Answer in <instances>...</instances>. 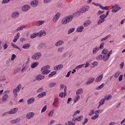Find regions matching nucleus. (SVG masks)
I'll return each instance as SVG.
<instances>
[{"instance_id": "f257e3e1", "label": "nucleus", "mask_w": 125, "mask_h": 125, "mask_svg": "<svg viewBox=\"0 0 125 125\" xmlns=\"http://www.w3.org/2000/svg\"><path fill=\"white\" fill-rule=\"evenodd\" d=\"M73 18H74V16L73 15H69L66 16L62 18V19L61 21V23L62 24V25H66V24H68V23L72 22Z\"/></svg>"}, {"instance_id": "f03ea898", "label": "nucleus", "mask_w": 125, "mask_h": 125, "mask_svg": "<svg viewBox=\"0 0 125 125\" xmlns=\"http://www.w3.org/2000/svg\"><path fill=\"white\" fill-rule=\"evenodd\" d=\"M50 68V66L49 65H47L45 66H43L41 68V72L42 75H48L50 73V70H48Z\"/></svg>"}, {"instance_id": "7ed1b4c3", "label": "nucleus", "mask_w": 125, "mask_h": 125, "mask_svg": "<svg viewBox=\"0 0 125 125\" xmlns=\"http://www.w3.org/2000/svg\"><path fill=\"white\" fill-rule=\"evenodd\" d=\"M42 53L38 52L34 53L31 57V58L32 60L36 61L37 60H39V59L42 57Z\"/></svg>"}, {"instance_id": "20e7f679", "label": "nucleus", "mask_w": 125, "mask_h": 125, "mask_svg": "<svg viewBox=\"0 0 125 125\" xmlns=\"http://www.w3.org/2000/svg\"><path fill=\"white\" fill-rule=\"evenodd\" d=\"M21 90V84H19L16 88L13 89V94L14 95V97H17L18 94V92H19Z\"/></svg>"}, {"instance_id": "39448f33", "label": "nucleus", "mask_w": 125, "mask_h": 125, "mask_svg": "<svg viewBox=\"0 0 125 125\" xmlns=\"http://www.w3.org/2000/svg\"><path fill=\"white\" fill-rule=\"evenodd\" d=\"M119 6H120V5L119 4L114 5L111 8V9H112V12H113V13H116V12H118L119 10H121V7H119Z\"/></svg>"}, {"instance_id": "423d86ee", "label": "nucleus", "mask_w": 125, "mask_h": 125, "mask_svg": "<svg viewBox=\"0 0 125 125\" xmlns=\"http://www.w3.org/2000/svg\"><path fill=\"white\" fill-rule=\"evenodd\" d=\"M18 112V108L16 107L11 109L8 112H6L3 114V116H5L6 114H9V115H14V114H16Z\"/></svg>"}, {"instance_id": "0eeeda50", "label": "nucleus", "mask_w": 125, "mask_h": 125, "mask_svg": "<svg viewBox=\"0 0 125 125\" xmlns=\"http://www.w3.org/2000/svg\"><path fill=\"white\" fill-rule=\"evenodd\" d=\"M19 15H20L19 11H15L12 13L11 17L12 19H16V18H18V17H19Z\"/></svg>"}, {"instance_id": "6e6552de", "label": "nucleus", "mask_w": 125, "mask_h": 125, "mask_svg": "<svg viewBox=\"0 0 125 125\" xmlns=\"http://www.w3.org/2000/svg\"><path fill=\"white\" fill-rule=\"evenodd\" d=\"M30 9L31 6L28 4L24 5L21 8V10L23 12H27V11H29Z\"/></svg>"}, {"instance_id": "1a4fd4ad", "label": "nucleus", "mask_w": 125, "mask_h": 125, "mask_svg": "<svg viewBox=\"0 0 125 125\" xmlns=\"http://www.w3.org/2000/svg\"><path fill=\"white\" fill-rule=\"evenodd\" d=\"M61 15V13H57L56 15L53 18L52 21L53 22H56L59 18H60V16Z\"/></svg>"}, {"instance_id": "9d476101", "label": "nucleus", "mask_w": 125, "mask_h": 125, "mask_svg": "<svg viewBox=\"0 0 125 125\" xmlns=\"http://www.w3.org/2000/svg\"><path fill=\"white\" fill-rule=\"evenodd\" d=\"M30 4L32 7H37L39 5V0H33L31 2Z\"/></svg>"}, {"instance_id": "9b49d317", "label": "nucleus", "mask_w": 125, "mask_h": 125, "mask_svg": "<svg viewBox=\"0 0 125 125\" xmlns=\"http://www.w3.org/2000/svg\"><path fill=\"white\" fill-rule=\"evenodd\" d=\"M95 80V79L93 77L89 78L86 83V85H88L89 84H91V83H92Z\"/></svg>"}, {"instance_id": "f8f14e48", "label": "nucleus", "mask_w": 125, "mask_h": 125, "mask_svg": "<svg viewBox=\"0 0 125 125\" xmlns=\"http://www.w3.org/2000/svg\"><path fill=\"white\" fill-rule=\"evenodd\" d=\"M88 9H89V6H83L80 9V12H81V13H84L85 12H86Z\"/></svg>"}, {"instance_id": "ddd939ff", "label": "nucleus", "mask_w": 125, "mask_h": 125, "mask_svg": "<svg viewBox=\"0 0 125 125\" xmlns=\"http://www.w3.org/2000/svg\"><path fill=\"white\" fill-rule=\"evenodd\" d=\"M63 65L62 64H60L59 65L55 66V67H54V70H55V71H59V70H61V69L63 68Z\"/></svg>"}, {"instance_id": "4468645a", "label": "nucleus", "mask_w": 125, "mask_h": 125, "mask_svg": "<svg viewBox=\"0 0 125 125\" xmlns=\"http://www.w3.org/2000/svg\"><path fill=\"white\" fill-rule=\"evenodd\" d=\"M35 116V113L34 112H29L26 115V118H27L28 120H30L32 119V118H34V116Z\"/></svg>"}, {"instance_id": "2eb2a0df", "label": "nucleus", "mask_w": 125, "mask_h": 125, "mask_svg": "<svg viewBox=\"0 0 125 125\" xmlns=\"http://www.w3.org/2000/svg\"><path fill=\"white\" fill-rule=\"evenodd\" d=\"M44 48H45V44L44 43L39 44L37 47L38 50H42V49H44Z\"/></svg>"}, {"instance_id": "dca6fc26", "label": "nucleus", "mask_w": 125, "mask_h": 125, "mask_svg": "<svg viewBox=\"0 0 125 125\" xmlns=\"http://www.w3.org/2000/svg\"><path fill=\"white\" fill-rule=\"evenodd\" d=\"M99 50V48L97 46H95V47L93 48L92 49V54L95 55V54H97L98 53V51Z\"/></svg>"}, {"instance_id": "f3484780", "label": "nucleus", "mask_w": 125, "mask_h": 125, "mask_svg": "<svg viewBox=\"0 0 125 125\" xmlns=\"http://www.w3.org/2000/svg\"><path fill=\"white\" fill-rule=\"evenodd\" d=\"M64 44V41L62 40L58 41L55 44V46H61V45H63Z\"/></svg>"}, {"instance_id": "a211bd4d", "label": "nucleus", "mask_w": 125, "mask_h": 125, "mask_svg": "<svg viewBox=\"0 0 125 125\" xmlns=\"http://www.w3.org/2000/svg\"><path fill=\"white\" fill-rule=\"evenodd\" d=\"M102 79H103V74H101L96 78L95 79L96 83H100Z\"/></svg>"}, {"instance_id": "6ab92c4d", "label": "nucleus", "mask_w": 125, "mask_h": 125, "mask_svg": "<svg viewBox=\"0 0 125 125\" xmlns=\"http://www.w3.org/2000/svg\"><path fill=\"white\" fill-rule=\"evenodd\" d=\"M35 98L32 97L29 99L27 100V104L28 105H30L31 104H33L34 102H35Z\"/></svg>"}, {"instance_id": "aec40b11", "label": "nucleus", "mask_w": 125, "mask_h": 125, "mask_svg": "<svg viewBox=\"0 0 125 125\" xmlns=\"http://www.w3.org/2000/svg\"><path fill=\"white\" fill-rule=\"evenodd\" d=\"M44 78L45 77L44 75L40 74L36 76V80H37V81H42V80H43Z\"/></svg>"}, {"instance_id": "412c9836", "label": "nucleus", "mask_w": 125, "mask_h": 125, "mask_svg": "<svg viewBox=\"0 0 125 125\" xmlns=\"http://www.w3.org/2000/svg\"><path fill=\"white\" fill-rule=\"evenodd\" d=\"M109 58H110V57L108 55V54L103 55V60L104 62L108 61V60H109Z\"/></svg>"}, {"instance_id": "4be33fe9", "label": "nucleus", "mask_w": 125, "mask_h": 125, "mask_svg": "<svg viewBox=\"0 0 125 125\" xmlns=\"http://www.w3.org/2000/svg\"><path fill=\"white\" fill-rule=\"evenodd\" d=\"M20 38V33L18 32L17 33V35L14 37V39L13 40L14 42H17V40Z\"/></svg>"}, {"instance_id": "5701e85b", "label": "nucleus", "mask_w": 125, "mask_h": 125, "mask_svg": "<svg viewBox=\"0 0 125 125\" xmlns=\"http://www.w3.org/2000/svg\"><path fill=\"white\" fill-rule=\"evenodd\" d=\"M24 28H26V25H21L18 27L15 30V32H19V31H22L23 29H24Z\"/></svg>"}, {"instance_id": "b1692460", "label": "nucleus", "mask_w": 125, "mask_h": 125, "mask_svg": "<svg viewBox=\"0 0 125 125\" xmlns=\"http://www.w3.org/2000/svg\"><path fill=\"white\" fill-rule=\"evenodd\" d=\"M83 29H84V28L83 27V26H79L77 29V32L78 33H82V32L83 31Z\"/></svg>"}, {"instance_id": "393cba45", "label": "nucleus", "mask_w": 125, "mask_h": 125, "mask_svg": "<svg viewBox=\"0 0 125 125\" xmlns=\"http://www.w3.org/2000/svg\"><path fill=\"white\" fill-rule=\"evenodd\" d=\"M8 99V96L7 94L4 95L2 97V102H6Z\"/></svg>"}, {"instance_id": "a878e982", "label": "nucleus", "mask_w": 125, "mask_h": 125, "mask_svg": "<svg viewBox=\"0 0 125 125\" xmlns=\"http://www.w3.org/2000/svg\"><path fill=\"white\" fill-rule=\"evenodd\" d=\"M83 88H80L76 91V93L77 95H80L82 94V93H83Z\"/></svg>"}, {"instance_id": "bb28decb", "label": "nucleus", "mask_w": 125, "mask_h": 125, "mask_svg": "<svg viewBox=\"0 0 125 125\" xmlns=\"http://www.w3.org/2000/svg\"><path fill=\"white\" fill-rule=\"evenodd\" d=\"M44 23V21H38L36 23V26H42Z\"/></svg>"}, {"instance_id": "cd10ccee", "label": "nucleus", "mask_w": 125, "mask_h": 125, "mask_svg": "<svg viewBox=\"0 0 125 125\" xmlns=\"http://www.w3.org/2000/svg\"><path fill=\"white\" fill-rule=\"evenodd\" d=\"M90 24H91V21L88 20L84 22V27H87V26H88V25H90Z\"/></svg>"}, {"instance_id": "c85d7f7f", "label": "nucleus", "mask_w": 125, "mask_h": 125, "mask_svg": "<svg viewBox=\"0 0 125 125\" xmlns=\"http://www.w3.org/2000/svg\"><path fill=\"white\" fill-rule=\"evenodd\" d=\"M45 95H46V93H45V92H42L38 94L37 97L38 98H42V97H43L44 96H45Z\"/></svg>"}, {"instance_id": "c756f323", "label": "nucleus", "mask_w": 125, "mask_h": 125, "mask_svg": "<svg viewBox=\"0 0 125 125\" xmlns=\"http://www.w3.org/2000/svg\"><path fill=\"white\" fill-rule=\"evenodd\" d=\"M38 65H39L38 62H34L31 64V68L32 69H35V68H36V67H37Z\"/></svg>"}, {"instance_id": "7c9ffc66", "label": "nucleus", "mask_w": 125, "mask_h": 125, "mask_svg": "<svg viewBox=\"0 0 125 125\" xmlns=\"http://www.w3.org/2000/svg\"><path fill=\"white\" fill-rule=\"evenodd\" d=\"M110 98H112V96L111 95V94H108L105 96L104 99V101L106 100V101H108L110 99Z\"/></svg>"}, {"instance_id": "2f4dec72", "label": "nucleus", "mask_w": 125, "mask_h": 125, "mask_svg": "<svg viewBox=\"0 0 125 125\" xmlns=\"http://www.w3.org/2000/svg\"><path fill=\"white\" fill-rule=\"evenodd\" d=\"M31 45H30V44L26 43L23 45L22 48H23V49H28V48H29V47Z\"/></svg>"}, {"instance_id": "473e14b6", "label": "nucleus", "mask_w": 125, "mask_h": 125, "mask_svg": "<svg viewBox=\"0 0 125 125\" xmlns=\"http://www.w3.org/2000/svg\"><path fill=\"white\" fill-rule=\"evenodd\" d=\"M110 37H111V35L108 34L107 36H106L105 37L102 38L101 40V42H104V41H106L108 40V39L110 38Z\"/></svg>"}, {"instance_id": "72a5a7b5", "label": "nucleus", "mask_w": 125, "mask_h": 125, "mask_svg": "<svg viewBox=\"0 0 125 125\" xmlns=\"http://www.w3.org/2000/svg\"><path fill=\"white\" fill-rule=\"evenodd\" d=\"M57 72L56 71H53L52 72H51L49 75L48 77V78H51V77H53V76H54L55 75H56Z\"/></svg>"}, {"instance_id": "f704fd0d", "label": "nucleus", "mask_w": 125, "mask_h": 125, "mask_svg": "<svg viewBox=\"0 0 125 125\" xmlns=\"http://www.w3.org/2000/svg\"><path fill=\"white\" fill-rule=\"evenodd\" d=\"M102 54L103 55H106L108 54V50L107 49H104L102 51Z\"/></svg>"}, {"instance_id": "c9c22d12", "label": "nucleus", "mask_w": 125, "mask_h": 125, "mask_svg": "<svg viewBox=\"0 0 125 125\" xmlns=\"http://www.w3.org/2000/svg\"><path fill=\"white\" fill-rule=\"evenodd\" d=\"M56 84H57L56 83L52 82L49 84L48 86L49 87H54V86H55Z\"/></svg>"}, {"instance_id": "e433bc0d", "label": "nucleus", "mask_w": 125, "mask_h": 125, "mask_svg": "<svg viewBox=\"0 0 125 125\" xmlns=\"http://www.w3.org/2000/svg\"><path fill=\"white\" fill-rule=\"evenodd\" d=\"M104 83H102L100 85L97 87L96 89H97V90H99L101 89V88H103V87H104Z\"/></svg>"}, {"instance_id": "4c0bfd02", "label": "nucleus", "mask_w": 125, "mask_h": 125, "mask_svg": "<svg viewBox=\"0 0 125 125\" xmlns=\"http://www.w3.org/2000/svg\"><path fill=\"white\" fill-rule=\"evenodd\" d=\"M28 68H29V66H28L27 65L23 67L21 70V73H24V72H25V71H26V70H27Z\"/></svg>"}, {"instance_id": "58836bf2", "label": "nucleus", "mask_w": 125, "mask_h": 125, "mask_svg": "<svg viewBox=\"0 0 125 125\" xmlns=\"http://www.w3.org/2000/svg\"><path fill=\"white\" fill-rule=\"evenodd\" d=\"M75 28H71L69 29L67 32L68 34L70 35V34H72V33L75 31Z\"/></svg>"}, {"instance_id": "ea45409f", "label": "nucleus", "mask_w": 125, "mask_h": 125, "mask_svg": "<svg viewBox=\"0 0 125 125\" xmlns=\"http://www.w3.org/2000/svg\"><path fill=\"white\" fill-rule=\"evenodd\" d=\"M99 18L100 19L105 20V19L107 18V15H105L104 14H102L99 17Z\"/></svg>"}, {"instance_id": "a19ab883", "label": "nucleus", "mask_w": 125, "mask_h": 125, "mask_svg": "<svg viewBox=\"0 0 125 125\" xmlns=\"http://www.w3.org/2000/svg\"><path fill=\"white\" fill-rule=\"evenodd\" d=\"M63 50H64V47H60L57 49V52H58L59 53H60L62 52V51H63Z\"/></svg>"}, {"instance_id": "79ce46f5", "label": "nucleus", "mask_w": 125, "mask_h": 125, "mask_svg": "<svg viewBox=\"0 0 125 125\" xmlns=\"http://www.w3.org/2000/svg\"><path fill=\"white\" fill-rule=\"evenodd\" d=\"M104 103H105V99H102L99 102L100 105L102 106L104 105Z\"/></svg>"}, {"instance_id": "37998d69", "label": "nucleus", "mask_w": 125, "mask_h": 125, "mask_svg": "<svg viewBox=\"0 0 125 125\" xmlns=\"http://www.w3.org/2000/svg\"><path fill=\"white\" fill-rule=\"evenodd\" d=\"M80 99V96H79L78 95H77V96H76L75 99H74V103H77V102H78V101H79Z\"/></svg>"}, {"instance_id": "c03bdc74", "label": "nucleus", "mask_w": 125, "mask_h": 125, "mask_svg": "<svg viewBox=\"0 0 125 125\" xmlns=\"http://www.w3.org/2000/svg\"><path fill=\"white\" fill-rule=\"evenodd\" d=\"M104 22H105V20H103L102 19H100L98 21L97 24H98V25H100V24L103 23Z\"/></svg>"}, {"instance_id": "a18cd8bd", "label": "nucleus", "mask_w": 125, "mask_h": 125, "mask_svg": "<svg viewBox=\"0 0 125 125\" xmlns=\"http://www.w3.org/2000/svg\"><path fill=\"white\" fill-rule=\"evenodd\" d=\"M120 75H121V72L119 71H117L114 74V78H115V79H117V78H118V77H119Z\"/></svg>"}, {"instance_id": "49530a36", "label": "nucleus", "mask_w": 125, "mask_h": 125, "mask_svg": "<svg viewBox=\"0 0 125 125\" xmlns=\"http://www.w3.org/2000/svg\"><path fill=\"white\" fill-rule=\"evenodd\" d=\"M103 60V56L102 55H99L98 57L96 58L97 60H99V61H100V60Z\"/></svg>"}, {"instance_id": "de8ad7c7", "label": "nucleus", "mask_w": 125, "mask_h": 125, "mask_svg": "<svg viewBox=\"0 0 125 125\" xmlns=\"http://www.w3.org/2000/svg\"><path fill=\"white\" fill-rule=\"evenodd\" d=\"M8 2H10V0H2L1 3L2 4H5V3H8Z\"/></svg>"}, {"instance_id": "09e8293b", "label": "nucleus", "mask_w": 125, "mask_h": 125, "mask_svg": "<svg viewBox=\"0 0 125 125\" xmlns=\"http://www.w3.org/2000/svg\"><path fill=\"white\" fill-rule=\"evenodd\" d=\"M84 65H85V64H83L78 65L76 67L75 69H76V70H78V69H82V68H83V67Z\"/></svg>"}, {"instance_id": "8fccbe9b", "label": "nucleus", "mask_w": 125, "mask_h": 125, "mask_svg": "<svg viewBox=\"0 0 125 125\" xmlns=\"http://www.w3.org/2000/svg\"><path fill=\"white\" fill-rule=\"evenodd\" d=\"M47 108V105H44L41 110V113H43L44 112H45V111H46Z\"/></svg>"}, {"instance_id": "3c124183", "label": "nucleus", "mask_w": 125, "mask_h": 125, "mask_svg": "<svg viewBox=\"0 0 125 125\" xmlns=\"http://www.w3.org/2000/svg\"><path fill=\"white\" fill-rule=\"evenodd\" d=\"M5 80H6L5 76L3 75L0 76V82H3L5 81Z\"/></svg>"}, {"instance_id": "603ef678", "label": "nucleus", "mask_w": 125, "mask_h": 125, "mask_svg": "<svg viewBox=\"0 0 125 125\" xmlns=\"http://www.w3.org/2000/svg\"><path fill=\"white\" fill-rule=\"evenodd\" d=\"M39 35L40 36H45L46 33L44 31H41L39 32Z\"/></svg>"}, {"instance_id": "864d4df0", "label": "nucleus", "mask_w": 125, "mask_h": 125, "mask_svg": "<svg viewBox=\"0 0 125 125\" xmlns=\"http://www.w3.org/2000/svg\"><path fill=\"white\" fill-rule=\"evenodd\" d=\"M98 48L99 50H100V49H103L104 48V43H101L100 45V46L98 47Z\"/></svg>"}, {"instance_id": "5fc2aeb1", "label": "nucleus", "mask_w": 125, "mask_h": 125, "mask_svg": "<svg viewBox=\"0 0 125 125\" xmlns=\"http://www.w3.org/2000/svg\"><path fill=\"white\" fill-rule=\"evenodd\" d=\"M83 119V116L81 115L77 117V121H78V122H81Z\"/></svg>"}, {"instance_id": "6e6d98bb", "label": "nucleus", "mask_w": 125, "mask_h": 125, "mask_svg": "<svg viewBox=\"0 0 125 125\" xmlns=\"http://www.w3.org/2000/svg\"><path fill=\"white\" fill-rule=\"evenodd\" d=\"M98 117H99V115L98 114H95V115H94L93 116H92L91 119V120H96V119H97V118H98Z\"/></svg>"}, {"instance_id": "4d7b16f0", "label": "nucleus", "mask_w": 125, "mask_h": 125, "mask_svg": "<svg viewBox=\"0 0 125 125\" xmlns=\"http://www.w3.org/2000/svg\"><path fill=\"white\" fill-rule=\"evenodd\" d=\"M54 114V110H52L48 114L49 117H52Z\"/></svg>"}, {"instance_id": "13d9d810", "label": "nucleus", "mask_w": 125, "mask_h": 125, "mask_svg": "<svg viewBox=\"0 0 125 125\" xmlns=\"http://www.w3.org/2000/svg\"><path fill=\"white\" fill-rule=\"evenodd\" d=\"M37 33H33L30 36V39H35V38L37 37Z\"/></svg>"}, {"instance_id": "bf43d9fd", "label": "nucleus", "mask_w": 125, "mask_h": 125, "mask_svg": "<svg viewBox=\"0 0 125 125\" xmlns=\"http://www.w3.org/2000/svg\"><path fill=\"white\" fill-rule=\"evenodd\" d=\"M57 7H58V8L62 7V3L58 2L57 3Z\"/></svg>"}, {"instance_id": "052dcab7", "label": "nucleus", "mask_w": 125, "mask_h": 125, "mask_svg": "<svg viewBox=\"0 0 125 125\" xmlns=\"http://www.w3.org/2000/svg\"><path fill=\"white\" fill-rule=\"evenodd\" d=\"M103 110L99 109L95 111V115H98L97 114H101Z\"/></svg>"}, {"instance_id": "680f3d73", "label": "nucleus", "mask_w": 125, "mask_h": 125, "mask_svg": "<svg viewBox=\"0 0 125 125\" xmlns=\"http://www.w3.org/2000/svg\"><path fill=\"white\" fill-rule=\"evenodd\" d=\"M92 4H94V5H95L96 6H99V7H100L101 8V7H102V6L101 5V4H100V3L93 2Z\"/></svg>"}, {"instance_id": "e2e57ef3", "label": "nucleus", "mask_w": 125, "mask_h": 125, "mask_svg": "<svg viewBox=\"0 0 125 125\" xmlns=\"http://www.w3.org/2000/svg\"><path fill=\"white\" fill-rule=\"evenodd\" d=\"M73 16H80V12L77 11L76 12H75L73 13Z\"/></svg>"}, {"instance_id": "0e129e2a", "label": "nucleus", "mask_w": 125, "mask_h": 125, "mask_svg": "<svg viewBox=\"0 0 125 125\" xmlns=\"http://www.w3.org/2000/svg\"><path fill=\"white\" fill-rule=\"evenodd\" d=\"M88 115L89 116H93L94 115V110H91Z\"/></svg>"}, {"instance_id": "69168bd1", "label": "nucleus", "mask_w": 125, "mask_h": 125, "mask_svg": "<svg viewBox=\"0 0 125 125\" xmlns=\"http://www.w3.org/2000/svg\"><path fill=\"white\" fill-rule=\"evenodd\" d=\"M49 2H51V0H43L44 3H49Z\"/></svg>"}, {"instance_id": "338daca9", "label": "nucleus", "mask_w": 125, "mask_h": 125, "mask_svg": "<svg viewBox=\"0 0 125 125\" xmlns=\"http://www.w3.org/2000/svg\"><path fill=\"white\" fill-rule=\"evenodd\" d=\"M124 66H125V62H121L120 64V67L121 69H123V68H124Z\"/></svg>"}, {"instance_id": "774afa93", "label": "nucleus", "mask_w": 125, "mask_h": 125, "mask_svg": "<svg viewBox=\"0 0 125 125\" xmlns=\"http://www.w3.org/2000/svg\"><path fill=\"white\" fill-rule=\"evenodd\" d=\"M87 122H88V119L85 118L84 121L82 123V125H85V124H86Z\"/></svg>"}]
</instances>
